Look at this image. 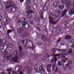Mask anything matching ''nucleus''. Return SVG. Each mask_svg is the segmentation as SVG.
<instances>
[{"instance_id":"3c124183","label":"nucleus","mask_w":74,"mask_h":74,"mask_svg":"<svg viewBox=\"0 0 74 74\" xmlns=\"http://www.w3.org/2000/svg\"><path fill=\"white\" fill-rule=\"evenodd\" d=\"M72 70V67H70L68 69L69 71H71Z\"/></svg>"},{"instance_id":"a18cd8bd","label":"nucleus","mask_w":74,"mask_h":74,"mask_svg":"<svg viewBox=\"0 0 74 74\" xmlns=\"http://www.w3.org/2000/svg\"><path fill=\"white\" fill-rule=\"evenodd\" d=\"M31 71H32V70H31V69H28L27 70V73H29V74L30 73V72Z\"/></svg>"},{"instance_id":"ddd939ff","label":"nucleus","mask_w":74,"mask_h":74,"mask_svg":"<svg viewBox=\"0 0 74 74\" xmlns=\"http://www.w3.org/2000/svg\"><path fill=\"white\" fill-rule=\"evenodd\" d=\"M71 38V36L68 35L65 37V39L66 40H68V41H69V40H70Z\"/></svg>"},{"instance_id":"4468645a","label":"nucleus","mask_w":74,"mask_h":74,"mask_svg":"<svg viewBox=\"0 0 74 74\" xmlns=\"http://www.w3.org/2000/svg\"><path fill=\"white\" fill-rule=\"evenodd\" d=\"M7 40H1L0 41V44H5L7 43Z\"/></svg>"},{"instance_id":"473e14b6","label":"nucleus","mask_w":74,"mask_h":74,"mask_svg":"<svg viewBox=\"0 0 74 74\" xmlns=\"http://www.w3.org/2000/svg\"><path fill=\"white\" fill-rule=\"evenodd\" d=\"M66 3V0H62V3L63 4H65Z\"/></svg>"},{"instance_id":"69168bd1","label":"nucleus","mask_w":74,"mask_h":74,"mask_svg":"<svg viewBox=\"0 0 74 74\" xmlns=\"http://www.w3.org/2000/svg\"><path fill=\"white\" fill-rule=\"evenodd\" d=\"M58 71L57 70H56V69L55 70V72L54 73H57V72H58Z\"/></svg>"},{"instance_id":"aec40b11","label":"nucleus","mask_w":74,"mask_h":74,"mask_svg":"<svg viewBox=\"0 0 74 74\" xmlns=\"http://www.w3.org/2000/svg\"><path fill=\"white\" fill-rule=\"evenodd\" d=\"M11 3L10 2V1H7L6 2H4L3 4L4 5H9V4H10Z\"/></svg>"},{"instance_id":"6e6d98bb","label":"nucleus","mask_w":74,"mask_h":74,"mask_svg":"<svg viewBox=\"0 0 74 74\" xmlns=\"http://www.w3.org/2000/svg\"><path fill=\"white\" fill-rule=\"evenodd\" d=\"M32 15H30V16L29 17V19H32Z\"/></svg>"},{"instance_id":"0eeeda50","label":"nucleus","mask_w":74,"mask_h":74,"mask_svg":"<svg viewBox=\"0 0 74 74\" xmlns=\"http://www.w3.org/2000/svg\"><path fill=\"white\" fill-rule=\"evenodd\" d=\"M23 30H24V28L23 27H21L17 29V32L18 33H22V32H23Z\"/></svg>"},{"instance_id":"603ef678","label":"nucleus","mask_w":74,"mask_h":74,"mask_svg":"<svg viewBox=\"0 0 74 74\" xmlns=\"http://www.w3.org/2000/svg\"><path fill=\"white\" fill-rule=\"evenodd\" d=\"M8 53L7 52L5 51V52H4V53H3V54L4 55H6Z\"/></svg>"},{"instance_id":"423d86ee","label":"nucleus","mask_w":74,"mask_h":74,"mask_svg":"<svg viewBox=\"0 0 74 74\" xmlns=\"http://www.w3.org/2000/svg\"><path fill=\"white\" fill-rule=\"evenodd\" d=\"M22 26H24V28L25 29H27L29 27H30V26L28 23L22 24Z\"/></svg>"},{"instance_id":"680f3d73","label":"nucleus","mask_w":74,"mask_h":74,"mask_svg":"<svg viewBox=\"0 0 74 74\" xmlns=\"http://www.w3.org/2000/svg\"><path fill=\"white\" fill-rule=\"evenodd\" d=\"M68 16H65V19H68Z\"/></svg>"},{"instance_id":"338daca9","label":"nucleus","mask_w":74,"mask_h":74,"mask_svg":"<svg viewBox=\"0 0 74 74\" xmlns=\"http://www.w3.org/2000/svg\"><path fill=\"white\" fill-rule=\"evenodd\" d=\"M56 70H57V71H58V70H59V68H58V67H56Z\"/></svg>"},{"instance_id":"a19ab883","label":"nucleus","mask_w":74,"mask_h":74,"mask_svg":"<svg viewBox=\"0 0 74 74\" xmlns=\"http://www.w3.org/2000/svg\"><path fill=\"white\" fill-rule=\"evenodd\" d=\"M68 63L69 64H73V61L71 60H70L68 61Z\"/></svg>"},{"instance_id":"f8f14e48","label":"nucleus","mask_w":74,"mask_h":74,"mask_svg":"<svg viewBox=\"0 0 74 74\" xmlns=\"http://www.w3.org/2000/svg\"><path fill=\"white\" fill-rule=\"evenodd\" d=\"M15 5V4H12L8 6H6L5 7V8H6V9H8L9 8H10V7H14Z\"/></svg>"},{"instance_id":"2f4dec72","label":"nucleus","mask_w":74,"mask_h":74,"mask_svg":"<svg viewBox=\"0 0 74 74\" xmlns=\"http://www.w3.org/2000/svg\"><path fill=\"white\" fill-rule=\"evenodd\" d=\"M62 40V38H60V39H59L58 41H56V42L57 44H59V43L60 42V40Z\"/></svg>"},{"instance_id":"09e8293b","label":"nucleus","mask_w":74,"mask_h":74,"mask_svg":"<svg viewBox=\"0 0 74 74\" xmlns=\"http://www.w3.org/2000/svg\"><path fill=\"white\" fill-rule=\"evenodd\" d=\"M18 23H22V21L21 20H18Z\"/></svg>"},{"instance_id":"5fc2aeb1","label":"nucleus","mask_w":74,"mask_h":74,"mask_svg":"<svg viewBox=\"0 0 74 74\" xmlns=\"http://www.w3.org/2000/svg\"><path fill=\"white\" fill-rule=\"evenodd\" d=\"M25 40H26V41H27L26 43H27V42H30V40H29V39H27V40L26 39Z\"/></svg>"},{"instance_id":"58836bf2","label":"nucleus","mask_w":74,"mask_h":74,"mask_svg":"<svg viewBox=\"0 0 74 74\" xmlns=\"http://www.w3.org/2000/svg\"><path fill=\"white\" fill-rule=\"evenodd\" d=\"M47 25H45L44 27H43V30H45L47 29Z\"/></svg>"},{"instance_id":"7ed1b4c3","label":"nucleus","mask_w":74,"mask_h":74,"mask_svg":"<svg viewBox=\"0 0 74 74\" xmlns=\"http://www.w3.org/2000/svg\"><path fill=\"white\" fill-rule=\"evenodd\" d=\"M39 71H41L42 74H47V72L45 71V69H43V66H40L39 68Z\"/></svg>"},{"instance_id":"20e7f679","label":"nucleus","mask_w":74,"mask_h":74,"mask_svg":"<svg viewBox=\"0 0 74 74\" xmlns=\"http://www.w3.org/2000/svg\"><path fill=\"white\" fill-rule=\"evenodd\" d=\"M60 2L56 1L53 3V5L55 8H58L59 7Z\"/></svg>"},{"instance_id":"7c9ffc66","label":"nucleus","mask_w":74,"mask_h":74,"mask_svg":"<svg viewBox=\"0 0 74 74\" xmlns=\"http://www.w3.org/2000/svg\"><path fill=\"white\" fill-rule=\"evenodd\" d=\"M19 53V51H14V55H17Z\"/></svg>"},{"instance_id":"f704fd0d","label":"nucleus","mask_w":74,"mask_h":74,"mask_svg":"<svg viewBox=\"0 0 74 74\" xmlns=\"http://www.w3.org/2000/svg\"><path fill=\"white\" fill-rule=\"evenodd\" d=\"M61 61L62 63H65L66 62V60H63V59H62L61 60Z\"/></svg>"},{"instance_id":"9b49d317","label":"nucleus","mask_w":74,"mask_h":74,"mask_svg":"<svg viewBox=\"0 0 74 74\" xmlns=\"http://www.w3.org/2000/svg\"><path fill=\"white\" fill-rule=\"evenodd\" d=\"M51 16H53V18L54 19H56L57 18H59V15L58 14H53Z\"/></svg>"},{"instance_id":"774afa93","label":"nucleus","mask_w":74,"mask_h":74,"mask_svg":"<svg viewBox=\"0 0 74 74\" xmlns=\"http://www.w3.org/2000/svg\"><path fill=\"white\" fill-rule=\"evenodd\" d=\"M41 42H40L38 43V45H41Z\"/></svg>"},{"instance_id":"37998d69","label":"nucleus","mask_w":74,"mask_h":74,"mask_svg":"<svg viewBox=\"0 0 74 74\" xmlns=\"http://www.w3.org/2000/svg\"><path fill=\"white\" fill-rule=\"evenodd\" d=\"M51 66H52V65L51 64H48L47 66V67H48V68H51Z\"/></svg>"},{"instance_id":"c756f323","label":"nucleus","mask_w":74,"mask_h":74,"mask_svg":"<svg viewBox=\"0 0 74 74\" xmlns=\"http://www.w3.org/2000/svg\"><path fill=\"white\" fill-rule=\"evenodd\" d=\"M12 32H13V30H10V29H9L7 32V33L8 34H9L10 33H11Z\"/></svg>"},{"instance_id":"393cba45","label":"nucleus","mask_w":74,"mask_h":74,"mask_svg":"<svg viewBox=\"0 0 74 74\" xmlns=\"http://www.w3.org/2000/svg\"><path fill=\"white\" fill-rule=\"evenodd\" d=\"M56 11L57 13H58L59 14H62V11H61V10H57Z\"/></svg>"},{"instance_id":"79ce46f5","label":"nucleus","mask_w":74,"mask_h":74,"mask_svg":"<svg viewBox=\"0 0 74 74\" xmlns=\"http://www.w3.org/2000/svg\"><path fill=\"white\" fill-rule=\"evenodd\" d=\"M35 21H37V22H39V21H40V17H36Z\"/></svg>"},{"instance_id":"c9c22d12","label":"nucleus","mask_w":74,"mask_h":74,"mask_svg":"<svg viewBox=\"0 0 74 74\" xmlns=\"http://www.w3.org/2000/svg\"><path fill=\"white\" fill-rule=\"evenodd\" d=\"M34 68L36 71H38V66L37 65H36L34 67Z\"/></svg>"},{"instance_id":"e2e57ef3","label":"nucleus","mask_w":74,"mask_h":74,"mask_svg":"<svg viewBox=\"0 0 74 74\" xmlns=\"http://www.w3.org/2000/svg\"><path fill=\"white\" fill-rule=\"evenodd\" d=\"M24 0H20V1L21 3H23V2Z\"/></svg>"},{"instance_id":"de8ad7c7","label":"nucleus","mask_w":74,"mask_h":74,"mask_svg":"<svg viewBox=\"0 0 74 74\" xmlns=\"http://www.w3.org/2000/svg\"><path fill=\"white\" fill-rule=\"evenodd\" d=\"M47 71L48 73H50L51 72V69H47Z\"/></svg>"},{"instance_id":"864d4df0","label":"nucleus","mask_w":74,"mask_h":74,"mask_svg":"<svg viewBox=\"0 0 74 74\" xmlns=\"http://www.w3.org/2000/svg\"><path fill=\"white\" fill-rule=\"evenodd\" d=\"M71 47L72 48H74V42L72 43V45H71Z\"/></svg>"},{"instance_id":"1a4fd4ad","label":"nucleus","mask_w":74,"mask_h":74,"mask_svg":"<svg viewBox=\"0 0 74 74\" xmlns=\"http://www.w3.org/2000/svg\"><path fill=\"white\" fill-rule=\"evenodd\" d=\"M69 14L70 15L74 14V5H73V8H72L71 11H69Z\"/></svg>"},{"instance_id":"2eb2a0df","label":"nucleus","mask_w":74,"mask_h":74,"mask_svg":"<svg viewBox=\"0 0 74 74\" xmlns=\"http://www.w3.org/2000/svg\"><path fill=\"white\" fill-rule=\"evenodd\" d=\"M34 11L32 10H29L27 12V14L28 15L29 14H34Z\"/></svg>"},{"instance_id":"cd10ccee","label":"nucleus","mask_w":74,"mask_h":74,"mask_svg":"<svg viewBox=\"0 0 74 74\" xmlns=\"http://www.w3.org/2000/svg\"><path fill=\"white\" fill-rule=\"evenodd\" d=\"M37 36H35L36 37H37V38H39L40 36H41V34H38V33H36Z\"/></svg>"},{"instance_id":"13d9d810","label":"nucleus","mask_w":74,"mask_h":74,"mask_svg":"<svg viewBox=\"0 0 74 74\" xmlns=\"http://www.w3.org/2000/svg\"><path fill=\"white\" fill-rule=\"evenodd\" d=\"M25 40H24L22 41V43L24 44H25Z\"/></svg>"},{"instance_id":"a878e982","label":"nucleus","mask_w":74,"mask_h":74,"mask_svg":"<svg viewBox=\"0 0 74 74\" xmlns=\"http://www.w3.org/2000/svg\"><path fill=\"white\" fill-rule=\"evenodd\" d=\"M59 8L61 10H63L64 8V5H60L59 6Z\"/></svg>"},{"instance_id":"6e6552de","label":"nucleus","mask_w":74,"mask_h":74,"mask_svg":"<svg viewBox=\"0 0 74 74\" xmlns=\"http://www.w3.org/2000/svg\"><path fill=\"white\" fill-rule=\"evenodd\" d=\"M6 47H7V45H1V44H0V50L2 51L5 48L6 49Z\"/></svg>"},{"instance_id":"412c9836","label":"nucleus","mask_w":74,"mask_h":74,"mask_svg":"<svg viewBox=\"0 0 74 74\" xmlns=\"http://www.w3.org/2000/svg\"><path fill=\"white\" fill-rule=\"evenodd\" d=\"M12 60L13 61H18V58L17 57H14L12 58Z\"/></svg>"},{"instance_id":"6ab92c4d","label":"nucleus","mask_w":74,"mask_h":74,"mask_svg":"<svg viewBox=\"0 0 74 74\" xmlns=\"http://www.w3.org/2000/svg\"><path fill=\"white\" fill-rule=\"evenodd\" d=\"M72 52H73V50H72V49H69L68 52V53H69V55H72Z\"/></svg>"},{"instance_id":"8fccbe9b","label":"nucleus","mask_w":74,"mask_h":74,"mask_svg":"<svg viewBox=\"0 0 74 74\" xmlns=\"http://www.w3.org/2000/svg\"><path fill=\"white\" fill-rule=\"evenodd\" d=\"M20 55V57H23V56H24V55H25V54H23V53H22V54H21Z\"/></svg>"},{"instance_id":"9d476101","label":"nucleus","mask_w":74,"mask_h":74,"mask_svg":"<svg viewBox=\"0 0 74 74\" xmlns=\"http://www.w3.org/2000/svg\"><path fill=\"white\" fill-rule=\"evenodd\" d=\"M61 47H62L63 48H67L68 46L67 45L65 44H63V43H61L60 45Z\"/></svg>"},{"instance_id":"39448f33","label":"nucleus","mask_w":74,"mask_h":74,"mask_svg":"<svg viewBox=\"0 0 74 74\" xmlns=\"http://www.w3.org/2000/svg\"><path fill=\"white\" fill-rule=\"evenodd\" d=\"M49 22L51 24H54V25H55L56 23H55L53 22L54 21V19L53 17H49Z\"/></svg>"},{"instance_id":"f03ea898","label":"nucleus","mask_w":74,"mask_h":74,"mask_svg":"<svg viewBox=\"0 0 74 74\" xmlns=\"http://www.w3.org/2000/svg\"><path fill=\"white\" fill-rule=\"evenodd\" d=\"M71 2L70 1H69V2L66 3V7L67 10H65L64 11L62 14V16H64L66 15V13L67 12V11H68V10H69L70 6L71 5Z\"/></svg>"},{"instance_id":"f3484780","label":"nucleus","mask_w":74,"mask_h":74,"mask_svg":"<svg viewBox=\"0 0 74 74\" xmlns=\"http://www.w3.org/2000/svg\"><path fill=\"white\" fill-rule=\"evenodd\" d=\"M17 10L18 8H17L13 7L11 8V11H12V12H15L16 11H17Z\"/></svg>"},{"instance_id":"c03bdc74","label":"nucleus","mask_w":74,"mask_h":74,"mask_svg":"<svg viewBox=\"0 0 74 74\" xmlns=\"http://www.w3.org/2000/svg\"><path fill=\"white\" fill-rule=\"evenodd\" d=\"M18 72H16L15 71H13L12 72V74H18Z\"/></svg>"},{"instance_id":"e433bc0d","label":"nucleus","mask_w":74,"mask_h":74,"mask_svg":"<svg viewBox=\"0 0 74 74\" xmlns=\"http://www.w3.org/2000/svg\"><path fill=\"white\" fill-rule=\"evenodd\" d=\"M73 39H69V40H68V42H69L70 43H72L73 42Z\"/></svg>"},{"instance_id":"ea45409f","label":"nucleus","mask_w":74,"mask_h":74,"mask_svg":"<svg viewBox=\"0 0 74 74\" xmlns=\"http://www.w3.org/2000/svg\"><path fill=\"white\" fill-rule=\"evenodd\" d=\"M19 51L20 52V53H21V52H22V49L21 46H19Z\"/></svg>"},{"instance_id":"0e129e2a","label":"nucleus","mask_w":74,"mask_h":74,"mask_svg":"<svg viewBox=\"0 0 74 74\" xmlns=\"http://www.w3.org/2000/svg\"><path fill=\"white\" fill-rule=\"evenodd\" d=\"M66 67H64L63 69L64 70H66Z\"/></svg>"},{"instance_id":"5701e85b","label":"nucleus","mask_w":74,"mask_h":74,"mask_svg":"<svg viewBox=\"0 0 74 74\" xmlns=\"http://www.w3.org/2000/svg\"><path fill=\"white\" fill-rule=\"evenodd\" d=\"M47 8L48 7H47V6L46 5H44L43 7V9L45 11H46V10H47Z\"/></svg>"},{"instance_id":"dca6fc26","label":"nucleus","mask_w":74,"mask_h":74,"mask_svg":"<svg viewBox=\"0 0 74 74\" xmlns=\"http://www.w3.org/2000/svg\"><path fill=\"white\" fill-rule=\"evenodd\" d=\"M6 49H9V51H12V47H10V46L8 45H7V47H6Z\"/></svg>"},{"instance_id":"bf43d9fd","label":"nucleus","mask_w":74,"mask_h":74,"mask_svg":"<svg viewBox=\"0 0 74 74\" xmlns=\"http://www.w3.org/2000/svg\"><path fill=\"white\" fill-rule=\"evenodd\" d=\"M33 46H32V47H30V46H29L28 47V48H30L31 49H32L33 48Z\"/></svg>"},{"instance_id":"4be33fe9","label":"nucleus","mask_w":74,"mask_h":74,"mask_svg":"<svg viewBox=\"0 0 74 74\" xmlns=\"http://www.w3.org/2000/svg\"><path fill=\"white\" fill-rule=\"evenodd\" d=\"M24 20V22H23V23H22V24H26L28 22L26 20V19L25 18H24L23 19Z\"/></svg>"},{"instance_id":"052dcab7","label":"nucleus","mask_w":74,"mask_h":74,"mask_svg":"<svg viewBox=\"0 0 74 74\" xmlns=\"http://www.w3.org/2000/svg\"><path fill=\"white\" fill-rule=\"evenodd\" d=\"M21 70V69H18L17 70V72L18 73V72H19V71H20Z\"/></svg>"},{"instance_id":"4c0bfd02","label":"nucleus","mask_w":74,"mask_h":74,"mask_svg":"<svg viewBox=\"0 0 74 74\" xmlns=\"http://www.w3.org/2000/svg\"><path fill=\"white\" fill-rule=\"evenodd\" d=\"M4 8L3 7V5H2V4H0V10H3Z\"/></svg>"},{"instance_id":"bb28decb","label":"nucleus","mask_w":74,"mask_h":74,"mask_svg":"<svg viewBox=\"0 0 74 74\" xmlns=\"http://www.w3.org/2000/svg\"><path fill=\"white\" fill-rule=\"evenodd\" d=\"M42 39L43 41H45V40H46V38H45V36L43 35L42 36Z\"/></svg>"},{"instance_id":"72a5a7b5","label":"nucleus","mask_w":74,"mask_h":74,"mask_svg":"<svg viewBox=\"0 0 74 74\" xmlns=\"http://www.w3.org/2000/svg\"><path fill=\"white\" fill-rule=\"evenodd\" d=\"M57 64L58 66H62V63L60 61L58 62Z\"/></svg>"},{"instance_id":"f257e3e1","label":"nucleus","mask_w":74,"mask_h":74,"mask_svg":"<svg viewBox=\"0 0 74 74\" xmlns=\"http://www.w3.org/2000/svg\"><path fill=\"white\" fill-rule=\"evenodd\" d=\"M52 56H53V58L54 59L51 60V63H53L52 70L54 71L55 66L56 65V61H57L56 57L60 56V55L59 54H55V53H54L52 54Z\"/></svg>"},{"instance_id":"49530a36","label":"nucleus","mask_w":74,"mask_h":74,"mask_svg":"<svg viewBox=\"0 0 74 74\" xmlns=\"http://www.w3.org/2000/svg\"><path fill=\"white\" fill-rule=\"evenodd\" d=\"M66 67H69L70 66V65H69V64L67 63L66 64Z\"/></svg>"},{"instance_id":"b1692460","label":"nucleus","mask_w":74,"mask_h":74,"mask_svg":"<svg viewBox=\"0 0 74 74\" xmlns=\"http://www.w3.org/2000/svg\"><path fill=\"white\" fill-rule=\"evenodd\" d=\"M26 3L28 4H30L31 3V0H26Z\"/></svg>"},{"instance_id":"a211bd4d","label":"nucleus","mask_w":74,"mask_h":74,"mask_svg":"<svg viewBox=\"0 0 74 74\" xmlns=\"http://www.w3.org/2000/svg\"><path fill=\"white\" fill-rule=\"evenodd\" d=\"M61 54L63 55H67V52L66 51H63L61 52Z\"/></svg>"},{"instance_id":"4d7b16f0","label":"nucleus","mask_w":74,"mask_h":74,"mask_svg":"<svg viewBox=\"0 0 74 74\" xmlns=\"http://www.w3.org/2000/svg\"><path fill=\"white\" fill-rule=\"evenodd\" d=\"M1 25L3 27H4V23H3V22H1Z\"/></svg>"},{"instance_id":"c85d7f7f","label":"nucleus","mask_w":74,"mask_h":74,"mask_svg":"<svg viewBox=\"0 0 74 74\" xmlns=\"http://www.w3.org/2000/svg\"><path fill=\"white\" fill-rule=\"evenodd\" d=\"M30 6L29 5H27L26 7V9L28 10H30Z\"/></svg>"}]
</instances>
